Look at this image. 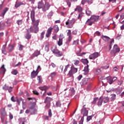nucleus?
<instances>
[{
  "label": "nucleus",
  "mask_w": 124,
  "mask_h": 124,
  "mask_svg": "<svg viewBox=\"0 0 124 124\" xmlns=\"http://www.w3.org/2000/svg\"><path fill=\"white\" fill-rule=\"evenodd\" d=\"M72 62H73L75 65H78L79 64L80 61L79 60H73Z\"/></svg>",
  "instance_id": "f704fd0d"
},
{
  "label": "nucleus",
  "mask_w": 124,
  "mask_h": 124,
  "mask_svg": "<svg viewBox=\"0 0 124 124\" xmlns=\"http://www.w3.org/2000/svg\"><path fill=\"white\" fill-rule=\"evenodd\" d=\"M50 106H51L50 103L46 104L45 107L46 109H49L50 108Z\"/></svg>",
  "instance_id": "680f3d73"
},
{
  "label": "nucleus",
  "mask_w": 124,
  "mask_h": 124,
  "mask_svg": "<svg viewBox=\"0 0 124 124\" xmlns=\"http://www.w3.org/2000/svg\"><path fill=\"white\" fill-rule=\"evenodd\" d=\"M53 31V28L49 27L46 33V37H50L51 34L52 33V31Z\"/></svg>",
  "instance_id": "9d476101"
},
{
  "label": "nucleus",
  "mask_w": 124,
  "mask_h": 124,
  "mask_svg": "<svg viewBox=\"0 0 124 124\" xmlns=\"http://www.w3.org/2000/svg\"><path fill=\"white\" fill-rule=\"evenodd\" d=\"M82 113L83 115V118L84 117H85V116H88V110H87V109H86V108H84V109L82 110Z\"/></svg>",
  "instance_id": "c85d7f7f"
},
{
  "label": "nucleus",
  "mask_w": 124,
  "mask_h": 124,
  "mask_svg": "<svg viewBox=\"0 0 124 124\" xmlns=\"http://www.w3.org/2000/svg\"><path fill=\"white\" fill-rule=\"evenodd\" d=\"M98 101V98L95 97L93 98V101H92V104H95L96 103V101Z\"/></svg>",
  "instance_id": "c03bdc74"
},
{
  "label": "nucleus",
  "mask_w": 124,
  "mask_h": 124,
  "mask_svg": "<svg viewBox=\"0 0 124 124\" xmlns=\"http://www.w3.org/2000/svg\"><path fill=\"white\" fill-rule=\"evenodd\" d=\"M70 67V64H68V65L65 66V68L63 71L64 73H65V72H66V71H67V70H68V69Z\"/></svg>",
  "instance_id": "e433bc0d"
},
{
  "label": "nucleus",
  "mask_w": 124,
  "mask_h": 124,
  "mask_svg": "<svg viewBox=\"0 0 124 124\" xmlns=\"http://www.w3.org/2000/svg\"><path fill=\"white\" fill-rule=\"evenodd\" d=\"M58 73L56 72H53L52 73H51L50 74V77L51 78H54V77H55L56 76H57Z\"/></svg>",
  "instance_id": "2f4dec72"
},
{
  "label": "nucleus",
  "mask_w": 124,
  "mask_h": 124,
  "mask_svg": "<svg viewBox=\"0 0 124 124\" xmlns=\"http://www.w3.org/2000/svg\"><path fill=\"white\" fill-rule=\"evenodd\" d=\"M88 83V78H84L82 81L80 82V85L81 86H85V85H87Z\"/></svg>",
  "instance_id": "dca6fc26"
},
{
  "label": "nucleus",
  "mask_w": 124,
  "mask_h": 124,
  "mask_svg": "<svg viewBox=\"0 0 124 124\" xmlns=\"http://www.w3.org/2000/svg\"><path fill=\"white\" fill-rule=\"evenodd\" d=\"M95 34H96V35H97V36H100V35H101L100 32L98 31H96Z\"/></svg>",
  "instance_id": "0e129e2a"
},
{
  "label": "nucleus",
  "mask_w": 124,
  "mask_h": 124,
  "mask_svg": "<svg viewBox=\"0 0 124 124\" xmlns=\"http://www.w3.org/2000/svg\"><path fill=\"white\" fill-rule=\"evenodd\" d=\"M78 71V68H75L74 66L72 65L71 67V69L69 71L67 74L68 77L73 78V74H75Z\"/></svg>",
  "instance_id": "f03ea898"
},
{
  "label": "nucleus",
  "mask_w": 124,
  "mask_h": 124,
  "mask_svg": "<svg viewBox=\"0 0 124 124\" xmlns=\"http://www.w3.org/2000/svg\"><path fill=\"white\" fill-rule=\"evenodd\" d=\"M50 65H51V66L53 67V68H55V67H56L57 66L56 64H55L53 62L51 63Z\"/></svg>",
  "instance_id": "338daca9"
},
{
  "label": "nucleus",
  "mask_w": 124,
  "mask_h": 124,
  "mask_svg": "<svg viewBox=\"0 0 124 124\" xmlns=\"http://www.w3.org/2000/svg\"><path fill=\"white\" fill-rule=\"evenodd\" d=\"M51 50L55 55H56V54H57V52L60 51L59 49H58V48H57V46H52L51 48Z\"/></svg>",
  "instance_id": "f8f14e48"
},
{
  "label": "nucleus",
  "mask_w": 124,
  "mask_h": 124,
  "mask_svg": "<svg viewBox=\"0 0 124 124\" xmlns=\"http://www.w3.org/2000/svg\"><path fill=\"white\" fill-rule=\"evenodd\" d=\"M15 46H16L15 44H13L12 45H9L8 47V49L9 52H11V51H13V50H14V47H15Z\"/></svg>",
  "instance_id": "412c9836"
},
{
  "label": "nucleus",
  "mask_w": 124,
  "mask_h": 124,
  "mask_svg": "<svg viewBox=\"0 0 124 124\" xmlns=\"http://www.w3.org/2000/svg\"><path fill=\"white\" fill-rule=\"evenodd\" d=\"M121 49H120L119 46L117 45H114L113 50L110 51V54H111V55H113L114 56H115L116 53H119Z\"/></svg>",
  "instance_id": "20e7f679"
},
{
  "label": "nucleus",
  "mask_w": 124,
  "mask_h": 124,
  "mask_svg": "<svg viewBox=\"0 0 124 124\" xmlns=\"http://www.w3.org/2000/svg\"><path fill=\"white\" fill-rule=\"evenodd\" d=\"M37 80H38V83H39V84H41V83H42L43 80H42V78H37Z\"/></svg>",
  "instance_id": "69168bd1"
},
{
  "label": "nucleus",
  "mask_w": 124,
  "mask_h": 124,
  "mask_svg": "<svg viewBox=\"0 0 124 124\" xmlns=\"http://www.w3.org/2000/svg\"><path fill=\"white\" fill-rule=\"evenodd\" d=\"M123 81L122 79H119L117 80V84L118 85H122V84H123Z\"/></svg>",
  "instance_id": "864d4df0"
},
{
  "label": "nucleus",
  "mask_w": 124,
  "mask_h": 124,
  "mask_svg": "<svg viewBox=\"0 0 124 124\" xmlns=\"http://www.w3.org/2000/svg\"><path fill=\"white\" fill-rule=\"evenodd\" d=\"M79 44V40L74 41L73 42V45H78Z\"/></svg>",
  "instance_id": "09e8293b"
},
{
  "label": "nucleus",
  "mask_w": 124,
  "mask_h": 124,
  "mask_svg": "<svg viewBox=\"0 0 124 124\" xmlns=\"http://www.w3.org/2000/svg\"><path fill=\"white\" fill-rule=\"evenodd\" d=\"M94 22L92 17H90L89 19H88L87 21L86 22V24L87 25V26H92L93 24H94Z\"/></svg>",
  "instance_id": "9b49d317"
},
{
  "label": "nucleus",
  "mask_w": 124,
  "mask_h": 124,
  "mask_svg": "<svg viewBox=\"0 0 124 124\" xmlns=\"http://www.w3.org/2000/svg\"><path fill=\"white\" fill-rule=\"evenodd\" d=\"M26 4V3L23 2H19L18 3L16 2L15 7L16 8H18V7H19V6H21V5H25Z\"/></svg>",
  "instance_id": "f3484780"
},
{
  "label": "nucleus",
  "mask_w": 124,
  "mask_h": 124,
  "mask_svg": "<svg viewBox=\"0 0 124 124\" xmlns=\"http://www.w3.org/2000/svg\"><path fill=\"white\" fill-rule=\"evenodd\" d=\"M53 29L56 32H58V31H60V29L59 28V26H58V25H55L53 28Z\"/></svg>",
  "instance_id": "58836bf2"
},
{
  "label": "nucleus",
  "mask_w": 124,
  "mask_h": 124,
  "mask_svg": "<svg viewBox=\"0 0 124 124\" xmlns=\"http://www.w3.org/2000/svg\"><path fill=\"white\" fill-rule=\"evenodd\" d=\"M16 98V101L18 104V105H20V102H22V104H24V100H23V99L22 98H20L19 99H18V98Z\"/></svg>",
  "instance_id": "7c9ffc66"
},
{
  "label": "nucleus",
  "mask_w": 124,
  "mask_h": 124,
  "mask_svg": "<svg viewBox=\"0 0 124 124\" xmlns=\"http://www.w3.org/2000/svg\"><path fill=\"white\" fill-rule=\"evenodd\" d=\"M40 55V51L36 50L33 54L31 56V59H32L33 58H35V57H37L38 56H39Z\"/></svg>",
  "instance_id": "ddd939ff"
},
{
  "label": "nucleus",
  "mask_w": 124,
  "mask_h": 124,
  "mask_svg": "<svg viewBox=\"0 0 124 124\" xmlns=\"http://www.w3.org/2000/svg\"><path fill=\"white\" fill-rule=\"evenodd\" d=\"M6 24H7V26L9 27V26L11 25V22L9 20H7L6 22Z\"/></svg>",
  "instance_id": "5fc2aeb1"
},
{
  "label": "nucleus",
  "mask_w": 124,
  "mask_h": 124,
  "mask_svg": "<svg viewBox=\"0 0 124 124\" xmlns=\"http://www.w3.org/2000/svg\"><path fill=\"white\" fill-rule=\"evenodd\" d=\"M5 71H6V69L4 68V65H2L0 69V74H4Z\"/></svg>",
  "instance_id": "4be33fe9"
},
{
  "label": "nucleus",
  "mask_w": 124,
  "mask_h": 124,
  "mask_svg": "<svg viewBox=\"0 0 124 124\" xmlns=\"http://www.w3.org/2000/svg\"><path fill=\"white\" fill-rule=\"evenodd\" d=\"M82 16H84L83 13H80L78 15V19H81L82 17Z\"/></svg>",
  "instance_id": "052dcab7"
},
{
  "label": "nucleus",
  "mask_w": 124,
  "mask_h": 124,
  "mask_svg": "<svg viewBox=\"0 0 124 124\" xmlns=\"http://www.w3.org/2000/svg\"><path fill=\"white\" fill-rule=\"evenodd\" d=\"M67 35L68 36V40L67 41V43H69L70 41L72 40V35H71V30H68L67 33Z\"/></svg>",
  "instance_id": "6e6552de"
},
{
  "label": "nucleus",
  "mask_w": 124,
  "mask_h": 124,
  "mask_svg": "<svg viewBox=\"0 0 124 124\" xmlns=\"http://www.w3.org/2000/svg\"><path fill=\"white\" fill-rule=\"evenodd\" d=\"M55 56L56 57H62V52L59 50V52L55 54Z\"/></svg>",
  "instance_id": "c9c22d12"
},
{
  "label": "nucleus",
  "mask_w": 124,
  "mask_h": 124,
  "mask_svg": "<svg viewBox=\"0 0 124 124\" xmlns=\"http://www.w3.org/2000/svg\"><path fill=\"white\" fill-rule=\"evenodd\" d=\"M62 105V104H61L60 101H58L56 103V106L57 107H61V106Z\"/></svg>",
  "instance_id": "6e6d98bb"
},
{
  "label": "nucleus",
  "mask_w": 124,
  "mask_h": 124,
  "mask_svg": "<svg viewBox=\"0 0 124 124\" xmlns=\"http://www.w3.org/2000/svg\"><path fill=\"white\" fill-rule=\"evenodd\" d=\"M102 101H103L101 98H100L99 99H98V102H97L98 106H101V105H102Z\"/></svg>",
  "instance_id": "473e14b6"
},
{
  "label": "nucleus",
  "mask_w": 124,
  "mask_h": 124,
  "mask_svg": "<svg viewBox=\"0 0 124 124\" xmlns=\"http://www.w3.org/2000/svg\"><path fill=\"white\" fill-rule=\"evenodd\" d=\"M108 82L110 84V85L111 84H113V83L114 82V81H116V79L113 78H107Z\"/></svg>",
  "instance_id": "5701e85b"
},
{
  "label": "nucleus",
  "mask_w": 124,
  "mask_h": 124,
  "mask_svg": "<svg viewBox=\"0 0 124 124\" xmlns=\"http://www.w3.org/2000/svg\"><path fill=\"white\" fill-rule=\"evenodd\" d=\"M31 18L32 21L33 26L30 29L31 32H34L37 33L39 31L38 25H39L40 20L37 19L35 20V12L34 9H33L31 13Z\"/></svg>",
  "instance_id": "f257e3e1"
},
{
  "label": "nucleus",
  "mask_w": 124,
  "mask_h": 124,
  "mask_svg": "<svg viewBox=\"0 0 124 124\" xmlns=\"http://www.w3.org/2000/svg\"><path fill=\"white\" fill-rule=\"evenodd\" d=\"M40 70H41V67L39 65L36 71L39 73V71H40Z\"/></svg>",
  "instance_id": "e2e57ef3"
},
{
  "label": "nucleus",
  "mask_w": 124,
  "mask_h": 124,
  "mask_svg": "<svg viewBox=\"0 0 124 124\" xmlns=\"http://www.w3.org/2000/svg\"><path fill=\"white\" fill-rule=\"evenodd\" d=\"M102 100L104 103H107L109 101V98L108 97H105Z\"/></svg>",
  "instance_id": "ea45409f"
},
{
  "label": "nucleus",
  "mask_w": 124,
  "mask_h": 124,
  "mask_svg": "<svg viewBox=\"0 0 124 124\" xmlns=\"http://www.w3.org/2000/svg\"><path fill=\"white\" fill-rule=\"evenodd\" d=\"M86 14L88 16H91V15H92V12L90 9H87L86 11Z\"/></svg>",
  "instance_id": "4c0bfd02"
},
{
  "label": "nucleus",
  "mask_w": 124,
  "mask_h": 124,
  "mask_svg": "<svg viewBox=\"0 0 124 124\" xmlns=\"http://www.w3.org/2000/svg\"><path fill=\"white\" fill-rule=\"evenodd\" d=\"M7 11H8V8H5L4 9L3 12L2 13V17H3V16H4V15H5V13H6L7 12Z\"/></svg>",
  "instance_id": "a19ab883"
},
{
  "label": "nucleus",
  "mask_w": 124,
  "mask_h": 124,
  "mask_svg": "<svg viewBox=\"0 0 124 124\" xmlns=\"http://www.w3.org/2000/svg\"><path fill=\"white\" fill-rule=\"evenodd\" d=\"M119 70V68L117 67H114L113 69V71H118Z\"/></svg>",
  "instance_id": "774afa93"
},
{
  "label": "nucleus",
  "mask_w": 124,
  "mask_h": 124,
  "mask_svg": "<svg viewBox=\"0 0 124 124\" xmlns=\"http://www.w3.org/2000/svg\"><path fill=\"white\" fill-rule=\"evenodd\" d=\"M5 28V24L3 22H0V30H3Z\"/></svg>",
  "instance_id": "c756f323"
},
{
  "label": "nucleus",
  "mask_w": 124,
  "mask_h": 124,
  "mask_svg": "<svg viewBox=\"0 0 124 124\" xmlns=\"http://www.w3.org/2000/svg\"><path fill=\"white\" fill-rule=\"evenodd\" d=\"M27 33L25 34V37L28 40H30L31 38V35L30 34V32L29 31V30H27Z\"/></svg>",
  "instance_id": "4468645a"
},
{
  "label": "nucleus",
  "mask_w": 124,
  "mask_h": 124,
  "mask_svg": "<svg viewBox=\"0 0 124 124\" xmlns=\"http://www.w3.org/2000/svg\"><path fill=\"white\" fill-rule=\"evenodd\" d=\"M83 123H84V117L81 118L80 121L79 122V124H83Z\"/></svg>",
  "instance_id": "13d9d810"
},
{
  "label": "nucleus",
  "mask_w": 124,
  "mask_h": 124,
  "mask_svg": "<svg viewBox=\"0 0 124 124\" xmlns=\"http://www.w3.org/2000/svg\"><path fill=\"white\" fill-rule=\"evenodd\" d=\"M5 48H6V45L3 46L2 48V52L3 54H5Z\"/></svg>",
  "instance_id": "8fccbe9b"
},
{
  "label": "nucleus",
  "mask_w": 124,
  "mask_h": 124,
  "mask_svg": "<svg viewBox=\"0 0 124 124\" xmlns=\"http://www.w3.org/2000/svg\"><path fill=\"white\" fill-rule=\"evenodd\" d=\"M16 23H17V25H18L19 26L21 24H23V20L22 19L18 20H17Z\"/></svg>",
  "instance_id": "3c124183"
},
{
  "label": "nucleus",
  "mask_w": 124,
  "mask_h": 124,
  "mask_svg": "<svg viewBox=\"0 0 124 124\" xmlns=\"http://www.w3.org/2000/svg\"><path fill=\"white\" fill-rule=\"evenodd\" d=\"M44 34H45V31H43L41 33V40H42L44 38Z\"/></svg>",
  "instance_id": "de8ad7c7"
},
{
  "label": "nucleus",
  "mask_w": 124,
  "mask_h": 124,
  "mask_svg": "<svg viewBox=\"0 0 124 124\" xmlns=\"http://www.w3.org/2000/svg\"><path fill=\"white\" fill-rule=\"evenodd\" d=\"M91 17L92 18V20L93 21L94 23V22H97V21L99 20V16H92Z\"/></svg>",
  "instance_id": "a211bd4d"
},
{
  "label": "nucleus",
  "mask_w": 124,
  "mask_h": 124,
  "mask_svg": "<svg viewBox=\"0 0 124 124\" xmlns=\"http://www.w3.org/2000/svg\"><path fill=\"white\" fill-rule=\"evenodd\" d=\"M66 2L67 3V5L69 7H70V6H71V2L70 1V0H71V1H77V0H65Z\"/></svg>",
  "instance_id": "b1692460"
},
{
  "label": "nucleus",
  "mask_w": 124,
  "mask_h": 124,
  "mask_svg": "<svg viewBox=\"0 0 124 124\" xmlns=\"http://www.w3.org/2000/svg\"><path fill=\"white\" fill-rule=\"evenodd\" d=\"M12 89H13V87H11L10 86V87L6 86V84H5L4 85V87H3V90H5V91L7 90H12Z\"/></svg>",
  "instance_id": "cd10ccee"
},
{
  "label": "nucleus",
  "mask_w": 124,
  "mask_h": 124,
  "mask_svg": "<svg viewBox=\"0 0 124 124\" xmlns=\"http://www.w3.org/2000/svg\"><path fill=\"white\" fill-rule=\"evenodd\" d=\"M75 22H76V20L74 19L72 20L68 19L67 21H66L65 24L68 29H72L74 24H75Z\"/></svg>",
  "instance_id": "7ed1b4c3"
},
{
  "label": "nucleus",
  "mask_w": 124,
  "mask_h": 124,
  "mask_svg": "<svg viewBox=\"0 0 124 124\" xmlns=\"http://www.w3.org/2000/svg\"><path fill=\"white\" fill-rule=\"evenodd\" d=\"M24 48V46L22 45H19V51H22L23 50V48Z\"/></svg>",
  "instance_id": "4d7b16f0"
},
{
  "label": "nucleus",
  "mask_w": 124,
  "mask_h": 124,
  "mask_svg": "<svg viewBox=\"0 0 124 124\" xmlns=\"http://www.w3.org/2000/svg\"><path fill=\"white\" fill-rule=\"evenodd\" d=\"M81 62L84 63V64H87L88 65V63H89V61L87 59H82L81 60Z\"/></svg>",
  "instance_id": "a878e982"
},
{
  "label": "nucleus",
  "mask_w": 124,
  "mask_h": 124,
  "mask_svg": "<svg viewBox=\"0 0 124 124\" xmlns=\"http://www.w3.org/2000/svg\"><path fill=\"white\" fill-rule=\"evenodd\" d=\"M12 73L14 75H17V74H18V71H17V70H14L12 72Z\"/></svg>",
  "instance_id": "603ef678"
},
{
  "label": "nucleus",
  "mask_w": 124,
  "mask_h": 124,
  "mask_svg": "<svg viewBox=\"0 0 124 124\" xmlns=\"http://www.w3.org/2000/svg\"><path fill=\"white\" fill-rule=\"evenodd\" d=\"M38 72H37L36 70H33L31 73V77H32V78H35V77H36V76H37V75H38Z\"/></svg>",
  "instance_id": "2eb2a0df"
},
{
  "label": "nucleus",
  "mask_w": 124,
  "mask_h": 124,
  "mask_svg": "<svg viewBox=\"0 0 124 124\" xmlns=\"http://www.w3.org/2000/svg\"><path fill=\"white\" fill-rule=\"evenodd\" d=\"M101 38H102V39L105 41H109L110 39L109 37L105 35H102Z\"/></svg>",
  "instance_id": "393cba45"
},
{
  "label": "nucleus",
  "mask_w": 124,
  "mask_h": 124,
  "mask_svg": "<svg viewBox=\"0 0 124 124\" xmlns=\"http://www.w3.org/2000/svg\"><path fill=\"white\" fill-rule=\"evenodd\" d=\"M50 4L48 2H46L45 3V5H44V6L43 7L42 10L43 11H47V10H49V8H50Z\"/></svg>",
  "instance_id": "1a4fd4ad"
},
{
  "label": "nucleus",
  "mask_w": 124,
  "mask_h": 124,
  "mask_svg": "<svg viewBox=\"0 0 124 124\" xmlns=\"http://www.w3.org/2000/svg\"><path fill=\"white\" fill-rule=\"evenodd\" d=\"M99 57V53L96 52L89 55L90 60H95L96 58Z\"/></svg>",
  "instance_id": "0eeeda50"
},
{
  "label": "nucleus",
  "mask_w": 124,
  "mask_h": 124,
  "mask_svg": "<svg viewBox=\"0 0 124 124\" xmlns=\"http://www.w3.org/2000/svg\"><path fill=\"white\" fill-rule=\"evenodd\" d=\"M84 71H85L86 74L89 73V65H87V66L84 67Z\"/></svg>",
  "instance_id": "72a5a7b5"
},
{
  "label": "nucleus",
  "mask_w": 124,
  "mask_h": 124,
  "mask_svg": "<svg viewBox=\"0 0 124 124\" xmlns=\"http://www.w3.org/2000/svg\"><path fill=\"white\" fill-rule=\"evenodd\" d=\"M94 73L95 75H99L101 73V69L99 68H96L94 70Z\"/></svg>",
  "instance_id": "6ab92c4d"
},
{
  "label": "nucleus",
  "mask_w": 124,
  "mask_h": 124,
  "mask_svg": "<svg viewBox=\"0 0 124 124\" xmlns=\"http://www.w3.org/2000/svg\"><path fill=\"white\" fill-rule=\"evenodd\" d=\"M123 90V87H118L116 89V93H117V94L121 93Z\"/></svg>",
  "instance_id": "bb28decb"
},
{
  "label": "nucleus",
  "mask_w": 124,
  "mask_h": 124,
  "mask_svg": "<svg viewBox=\"0 0 124 124\" xmlns=\"http://www.w3.org/2000/svg\"><path fill=\"white\" fill-rule=\"evenodd\" d=\"M44 6V4H43V2L42 1H39L38 3V9H43V6Z\"/></svg>",
  "instance_id": "aec40b11"
},
{
  "label": "nucleus",
  "mask_w": 124,
  "mask_h": 124,
  "mask_svg": "<svg viewBox=\"0 0 124 124\" xmlns=\"http://www.w3.org/2000/svg\"><path fill=\"white\" fill-rule=\"evenodd\" d=\"M28 100H33L34 102H30V104L31 106L29 108L30 109H33L34 107H35V105H36V99L35 98H28Z\"/></svg>",
  "instance_id": "423d86ee"
},
{
  "label": "nucleus",
  "mask_w": 124,
  "mask_h": 124,
  "mask_svg": "<svg viewBox=\"0 0 124 124\" xmlns=\"http://www.w3.org/2000/svg\"><path fill=\"white\" fill-rule=\"evenodd\" d=\"M48 116L51 118L52 117V110L51 109H49L48 110Z\"/></svg>",
  "instance_id": "bf43d9fd"
},
{
  "label": "nucleus",
  "mask_w": 124,
  "mask_h": 124,
  "mask_svg": "<svg viewBox=\"0 0 124 124\" xmlns=\"http://www.w3.org/2000/svg\"><path fill=\"white\" fill-rule=\"evenodd\" d=\"M58 44L59 45V46H62V39L60 38L59 39V41L58 42Z\"/></svg>",
  "instance_id": "a18cd8bd"
},
{
  "label": "nucleus",
  "mask_w": 124,
  "mask_h": 124,
  "mask_svg": "<svg viewBox=\"0 0 124 124\" xmlns=\"http://www.w3.org/2000/svg\"><path fill=\"white\" fill-rule=\"evenodd\" d=\"M6 116H7V114L6 113V111H5V108H1L0 118L2 123H4V119H5V117H6Z\"/></svg>",
  "instance_id": "39448f33"
},
{
  "label": "nucleus",
  "mask_w": 124,
  "mask_h": 124,
  "mask_svg": "<svg viewBox=\"0 0 124 124\" xmlns=\"http://www.w3.org/2000/svg\"><path fill=\"white\" fill-rule=\"evenodd\" d=\"M86 52H83L82 53L80 54V52H77V56H78L79 57H83V56H84V55H86Z\"/></svg>",
  "instance_id": "37998d69"
},
{
  "label": "nucleus",
  "mask_w": 124,
  "mask_h": 124,
  "mask_svg": "<svg viewBox=\"0 0 124 124\" xmlns=\"http://www.w3.org/2000/svg\"><path fill=\"white\" fill-rule=\"evenodd\" d=\"M82 10H83V9L82 8V7H81L79 6H77V8L75 10V11H82Z\"/></svg>",
  "instance_id": "79ce46f5"
},
{
  "label": "nucleus",
  "mask_w": 124,
  "mask_h": 124,
  "mask_svg": "<svg viewBox=\"0 0 124 124\" xmlns=\"http://www.w3.org/2000/svg\"><path fill=\"white\" fill-rule=\"evenodd\" d=\"M50 100H51V98L49 97H46L45 100V103H47V102H50Z\"/></svg>",
  "instance_id": "49530a36"
}]
</instances>
